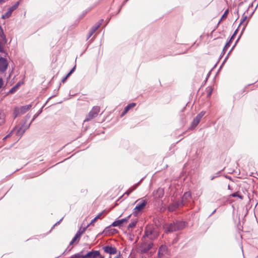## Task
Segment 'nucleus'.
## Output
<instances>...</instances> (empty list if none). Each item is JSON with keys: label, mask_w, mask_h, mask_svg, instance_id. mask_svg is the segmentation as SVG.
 I'll list each match as a JSON object with an SVG mask.
<instances>
[{"label": "nucleus", "mask_w": 258, "mask_h": 258, "mask_svg": "<svg viewBox=\"0 0 258 258\" xmlns=\"http://www.w3.org/2000/svg\"><path fill=\"white\" fill-rule=\"evenodd\" d=\"M185 226V222L183 221H176L169 224L166 227L167 232H174L183 229Z\"/></svg>", "instance_id": "obj_1"}, {"label": "nucleus", "mask_w": 258, "mask_h": 258, "mask_svg": "<svg viewBox=\"0 0 258 258\" xmlns=\"http://www.w3.org/2000/svg\"><path fill=\"white\" fill-rule=\"evenodd\" d=\"M100 107L94 106L92 109L89 112L88 114L87 115L84 121H88L93 118L95 117L100 111Z\"/></svg>", "instance_id": "obj_2"}, {"label": "nucleus", "mask_w": 258, "mask_h": 258, "mask_svg": "<svg viewBox=\"0 0 258 258\" xmlns=\"http://www.w3.org/2000/svg\"><path fill=\"white\" fill-rule=\"evenodd\" d=\"M31 106H32L31 104H29L25 106H22L20 108H16L14 112L15 117H16L18 115L24 114L30 109Z\"/></svg>", "instance_id": "obj_3"}, {"label": "nucleus", "mask_w": 258, "mask_h": 258, "mask_svg": "<svg viewBox=\"0 0 258 258\" xmlns=\"http://www.w3.org/2000/svg\"><path fill=\"white\" fill-rule=\"evenodd\" d=\"M205 114V111H202L196 116V117L193 119L191 122L190 126L191 129L194 128L197 126V125L199 123L201 118Z\"/></svg>", "instance_id": "obj_4"}, {"label": "nucleus", "mask_w": 258, "mask_h": 258, "mask_svg": "<svg viewBox=\"0 0 258 258\" xmlns=\"http://www.w3.org/2000/svg\"><path fill=\"white\" fill-rule=\"evenodd\" d=\"M158 234L155 232L154 230L151 229H148L145 230V234L143 237H146L151 240H153L156 238Z\"/></svg>", "instance_id": "obj_5"}, {"label": "nucleus", "mask_w": 258, "mask_h": 258, "mask_svg": "<svg viewBox=\"0 0 258 258\" xmlns=\"http://www.w3.org/2000/svg\"><path fill=\"white\" fill-rule=\"evenodd\" d=\"M153 246V243L152 242H144L141 245V252L145 253L147 252L150 249H151Z\"/></svg>", "instance_id": "obj_6"}, {"label": "nucleus", "mask_w": 258, "mask_h": 258, "mask_svg": "<svg viewBox=\"0 0 258 258\" xmlns=\"http://www.w3.org/2000/svg\"><path fill=\"white\" fill-rule=\"evenodd\" d=\"M14 131H16V135H17V136L19 137V138H20L23 136L24 133L25 132V131H24V130H23V127H16L15 128L13 129V131H11V132L9 134H8L7 136H6L4 138V140H5L7 138L10 137L11 136V134L12 133V132H13Z\"/></svg>", "instance_id": "obj_7"}, {"label": "nucleus", "mask_w": 258, "mask_h": 258, "mask_svg": "<svg viewBox=\"0 0 258 258\" xmlns=\"http://www.w3.org/2000/svg\"><path fill=\"white\" fill-rule=\"evenodd\" d=\"M169 254L167 247L166 245H162L159 248L158 255L160 258H162L164 255Z\"/></svg>", "instance_id": "obj_8"}, {"label": "nucleus", "mask_w": 258, "mask_h": 258, "mask_svg": "<svg viewBox=\"0 0 258 258\" xmlns=\"http://www.w3.org/2000/svg\"><path fill=\"white\" fill-rule=\"evenodd\" d=\"M8 63L7 59L3 57H0V72H4L7 69Z\"/></svg>", "instance_id": "obj_9"}, {"label": "nucleus", "mask_w": 258, "mask_h": 258, "mask_svg": "<svg viewBox=\"0 0 258 258\" xmlns=\"http://www.w3.org/2000/svg\"><path fill=\"white\" fill-rule=\"evenodd\" d=\"M100 256V252L98 250H92L88 252L86 254L82 256V258H97Z\"/></svg>", "instance_id": "obj_10"}, {"label": "nucleus", "mask_w": 258, "mask_h": 258, "mask_svg": "<svg viewBox=\"0 0 258 258\" xmlns=\"http://www.w3.org/2000/svg\"><path fill=\"white\" fill-rule=\"evenodd\" d=\"M104 252L109 254H114L117 252V249L115 247L107 245L103 247Z\"/></svg>", "instance_id": "obj_11"}, {"label": "nucleus", "mask_w": 258, "mask_h": 258, "mask_svg": "<svg viewBox=\"0 0 258 258\" xmlns=\"http://www.w3.org/2000/svg\"><path fill=\"white\" fill-rule=\"evenodd\" d=\"M139 200H137L136 201V203H138L137 206L134 209V211L137 210L138 211H141L143 210L145 206L147 204V202L146 200H142L141 202H139Z\"/></svg>", "instance_id": "obj_12"}, {"label": "nucleus", "mask_w": 258, "mask_h": 258, "mask_svg": "<svg viewBox=\"0 0 258 258\" xmlns=\"http://www.w3.org/2000/svg\"><path fill=\"white\" fill-rule=\"evenodd\" d=\"M131 216V215H130L126 218L115 221L114 222H113L112 223L111 226H114V227L119 226L121 224H122L124 222H127V221L128 220V219Z\"/></svg>", "instance_id": "obj_13"}, {"label": "nucleus", "mask_w": 258, "mask_h": 258, "mask_svg": "<svg viewBox=\"0 0 258 258\" xmlns=\"http://www.w3.org/2000/svg\"><path fill=\"white\" fill-rule=\"evenodd\" d=\"M164 194V190L163 188H158L156 191L153 192V196L155 198H162Z\"/></svg>", "instance_id": "obj_14"}, {"label": "nucleus", "mask_w": 258, "mask_h": 258, "mask_svg": "<svg viewBox=\"0 0 258 258\" xmlns=\"http://www.w3.org/2000/svg\"><path fill=\"white\" fill-rule=\"evenodd\" d=\"M101 26L100 23H97L95 26H93L88 33V36L87 39H88L91 36L95 33V32Z\"/></svg>", "instance_id": "obj_15"}, {"label": "nucleus", "mask_w": 258, "mask_h": 258, "mask_svg": "<svg viewBox=\"0 0 258 258\" xmlns=\"http://www.w3.org/2000/svg\"><path fill=\"white\" fill-rule=\"evenodd\" d=\"M191 198V194L190 192H185L182 197L181 203L182 205L185 204L186 201H188Z\"/></svg>", "instance_id": "obj_16"}, {"label": "nucleus", "mask_w": 258, "mask_h": 258, "mask_svg": "<svg viewBox=\"0 0 258 258\" xmlns=\"http://www.w3.org/2000/svg\"><path fill=\"white\" fill-rule=\"evenodd\" d=\"M180 206H182V204L181 203V202L173 203V204H170L169 206L168 210L170 211H173L175 210L177 208H178L179 207H180Z\"/></svg>", "instance_id": "obj_17"}, {"label": "nucleus", "mask_w": 258, "mask_h": 258, "mask_svg": "<svg viewBox=\"0 0 258 258\" xmlns=\"http://www.w3.org/2000/svg\"><path fill=\"white\" fill-rule=\"evenodd\" d=\"M87 227L84 228L82 230L80 229L77 232L74 238H73V241H76L78 238H79L81 235L84 232Z\"/></svg>", "instance_id": "obj_18"}, {"label": "nucleus", "mask_w": 258, "mask_h": 258, "mask_svg": "<svg viewBox=\"0 0 258 258\" xmlns=\"http://www.w3.org/2000/svg\"><path fill=\"white\" fill-rule=\"evenodd\" d=\"M0 37L4 40V44H6L7 40L1 26H0Z\"/></svg>", "instance_id": "obj_19"}, {"label": "nucleus", "mask_w": 258, "mask_h": 258, "mask_svg": "<svg viewBox=\"0 0 258 258\" xmlns=\"http://www.w3.org/2000/svg\"><path fill=\"white\" fill-rule=\"evenodd\" d=\"M12 11L9 8L7 10V12L2 16V19H6L9 18L12 15Z\"/></svg>", "instance_id": "obj_20"}, {"label": "nucleus", "mask_w": 258, "mask_h": 258, "mask_svg": "<svg viewBox=\"0 0 258 258\" xmlns=\"http://www.w3.org/2000/svg\"><path fill=\"white\" fill-rule=\"evenodd\" d=\"M5 114L0 110V125H3L5 122Z\"/></svg>", "instance_id": "obj_21"}, {"label": "nucleus", "mask_w": 258, "mask_h": 258, "mask_svg": "<svg viewBox=\"0 0 258 258\" xmlns=\"http://www.w3.org/2000/svg\"><path fill=\"white\" fill-rule=\"evenodd\" d=\"M135 103H131L129 104H128L124 108L125 112H128L129 110L133 107H134L136 106Z\"/></svg>", "instance_id": "obj_22"}, {"label": "nucleus", "mask_w": 258, "mask_h": 258, "mask_svg": "<svg viewBox=\"0 0 258 258\" xmlns=\"http://www.w3.org/2000/svg\"><path fill=\"white\" fill-rule=\"evenodd\" d=\"M137 221H134L132 222L127 226V229L130 230V229H132L134 228L137 224Z\"/></svg>", "instance_id": "obj_23"}, {"label": "nucleus", "mask_w": 258, "mask_h": 258, "mask_svg": "<svg viewBox=\"0 0 258 258\" xmlns=\"http://www.w3.org/2000/svg\"><path fill=\"white\" fill-rule=\"evenodd\" d=\"M138 185V183L135 184L132 188L128 189L126 191L125 194H126L127 195H130L134 190L135 189V188L137 187Z\"/></svg>", "instance_id": "obj_24"}, {"label": "nucleus", "mask_w": 258, "mask_h": 258, "mask_svg": "<svg viewBox=\"0 0 258 258\" xmlns=\"http://www.w3.org/2000/svg\"><path fill=\"white\" fill-rule=\"evenodd\" d=\"M19 5V2H17L15 5L9 8V9L11 10V11L13 12L18 8Z\"/></svg>", "instance_id": "obj_25"}, {"label": "nucleus", "mask_w": 258, "mask_h": 258, "mask_svg": "<svg viewBox=\"0 0 258 258\" xmlns=\"http://www.w3.org/2000/svg\"><path fill=\"white\" fill-rule=\"evenodd\" d=\"M30 123H29L28 124H27L26 123V122H25L23 124H22L21 125V127H23V130H24V131H26L30 126Z\"/></svg>", "instance_id": "obj_26"}, {"label": "nucleus", "mask_w": 258, "mask_h": 258, "mask_svg": "<svg viewBox=\"0 0 258 258\" xmlns=\"http://www.w3.org/2000/svg\"><path fill=\"white\" fill-rule=\"evenodd\" d=\"M232 197H238L240 199H242L243 197L239 194L238 192H234L231 195Z\"/></svg>", "instance_id": "obj_27"}, {"label": "nucleus", "mask_w": 258, "mask_h": 258, "mask_svg": "<svg viewBox=\"0 0 258 258\" xmlns=\"http://www.w3.org/2000/svg\"><path fill=\"white\" fill-rule=\"evenodd\" d=\"M82 252H80L78 253H77L76 254L73 255L71 258H82V256H83L84 255H82L81 254Z\"/></svg>", "instance_id": "obj_28"}, {"label": "nucleus", "mask_w": 258, "mask_h": 258, "mask_svg": "<svg viewBox=\"0 0 258 258\" xmlns=\"http://www.w3.org/2000/svg\"><path fill=\"white\" fill-rule=\"evenodd\" d=\"M102 213H100L99 215H98L96 217H95L91 222L90 224H93L94 222H95L97 219L100 218L101 216Z\"/></svg>", "instance_id": "obj_29"}, {"label": "nucleus", "mask_w": 258, "mask_h": 258, "mask_svg": "<svg viewBox=\"0 0 258 258\" xmlns=\"http://www.w3.org/2000/svg\"><path fill=\"white\" fill-rule=\"evenodd\" d=\"M230 42H231V41H230V40H229L228 42H227L226 43V44H225V45L223 48V51H224V52L226 51V49L230 46Z\"/></svg>", "instance_id": "obj_30"}, {"label": "nucleus", "mask_w": 258, "mask_h": 258, "mask_svg": "<svg viewBox=\"0 0 258 258\" xmlns=\"http://www.w3.org/2000/svg\"><path fill=\"white\" fill-rule=\"evenodd\" d=\"M228 12H229L228 10H226L225 11V12H224V14L223 15V16H222V18H221V20L222 19H223L224 18H226V17H227V14H228Z\"/></svg>", "instance_id": "obj_31"}, {"label": "nucleus", "mask_w": 258, "mask_h": 258, "mask_svg": "<svg viewBox=\"0 0 258 258\" xmlns=\"http://www.w3.org/2000/svg\"><path fill=\"white\" fill-rule=\"evenodd\" d=\"M246 19H247V16H244L243 17L242 19L241 20V22H240V24H239V26L240 25H241V24H242V23H243L245 21V20H246Z\"/></svg>", "instance_id": "obj_32"}, {"label": "nucleus", "mask_w": 258, "mask_h": 258, "mask_svg": "<svg viewBox=\"0 0 258 258\" xmlns=\"http://www.w3.org/2000/svg\"><path fill=\"white\" fill-rule=\"evenodd\" d=\"M23 84V82H19L15 86V88H16L17 89L19 88V87Z\"/></svg>", "instance_id": "obj_33"}, {"label": "nucleus", "mask_w": 258, "mask_h": 258, "mask_svg": "<svg viewBox=\"0 0 258 258\" xmlns=\"http://www.w3.org/2000/svg\"><path fill=\"white\" fill-rule=\"evenodd\" d=\"M17 90V89L16 88H15V87H13L10 91H9V93H13L14 92H15L16 90Z\"/></svg>", "instance_id": "obj_34"}, {"label": "nucleus", "mask_w": 258, "mask_h": 258, "mask_svg": "<svg viewBox=\"0 0 258 258\" xmlns=\"http://www.w3.org/2000/svg\"><path fill=\"white\" fill-rule=\"evenodd\" d=\"M38 114H35L34 115V116H33V118H32V120H31V122H30V124L32 123V121H33L34 120V119H35L37 117V116H38Z\"/></svg>", "instance_id": "obj_35"}, {"label": "nucleus", "mask_w": 258, "mask_h": 258, "mask_svg": "<svg viewBox=\"0 0 258 258\" xmlns=\"http://www.w3.org/2000/svg\"><path fill=\"white\" fill-rule=\"evenodd\" d=\"M3 85V80L2 78H0V88L2 87Z\"/></svg>", "instance_id": "obj_36"}, {"label": "nucleus", "mask_w": 258, "mask_h": 258, "mask_svg": "<svg viewBox=\"0 0 258 258\" xmlns=\"http://www.w3.org/2000/svg\"><path fill=\"white\" fill-rule=\"evenodd\" d=\"M126 113H127V112H125V110L124 109L123 112L121 113L120 116L123 117Z\"/></svg>", "instance_id": "obj_37"}, {"label": "nucleus", "mask_w": 258, "mask_h": 258, "mask_svg": "<svg viewBox=\"0 0 258 258\" xmlns=\"http://www.w3.org/2000/svg\"><path fill=\"white\" fill-rule=\"evenodd\" d=\"M75 69H76V66H75L72 68V69L70 71V72L71 74H72V73L75 71Z\"/></svg>", "instance_id": "obj_38"}, {"label": "nucleus", "mask_w": 258, "mask_h": 258, "mask_svg": "<svg viewBox=\"0 0 258 258\" xmlns=\"http://www.w3.org/2000/svg\"><path fill=\"white\" fill-rule=\"evenodd\" d=\"M67 78L66 77H64V78L62 79V80H61L62 82V83L65 82H66V81L67 80Z\"/></svg>", "instance_id": "obj_39"}, {"label": "nucleus", "mask_w": 258, "mask_h": 258, "mask_svg": "<svg viewBox=\"0 0 258 258\" xmlns=\"http://www.w3.org/2000/svg\"><path fill=\"white\" fill-rule=\"evenodd\" d=\"M62 219H61L59 221H58L57 222H56V223L55 224V225H54V226L56 225H57V224H59L60 223V222L61 221Z\"/></svg>", "instance_id": "obj_40"}, {"label": "nucleus", "mask_w": 258, "mask_h": 258, "mask_svg": "<svg viewBox=\"0 0 258 258\" xmlns=\"http://www.w3.org/2000/svg\"><path fill=\"white\" fill-rule=\"evenodd\" d=\"M246 24H247V23H246L245 24H244V26H243V29H242V31H241V33L243 32V31H244V29H245V27H246Z\"/></svg>", "instance_id": "obj_41"}, {"label": "nucleus", "mask_w": 258, "mask_h": 258, "mask_svg": "<svg viewBox=\"0 0 258 258\" xmlns=\"http://www.w3.org/2000/svg\"><path fill=\"white\" fill-rule=\"evenodd\" d=\"M71 74H72L70 72H69L66 77L68 78Z\"/></svg>", "instance_id": "obj_42"}, {"label": "nucleus", "mask_w": 258, "mask_h": 258, "mask_svg": "<svg viewBox=\"0 0 258 258\" xmlns=\"http://www.w3.org/2000/svg\"><path fill=\"white\" fill-rule=\"evenodd\" d=\"M237 32H238V29H236L235 31V32H234V34L233 35H234V36H235L236 34V33H237Z\"/></svg>", "instance_id": "obj_43"}, {"label": "nucleus", "mask_w": 258, "mask_h": 258, "mask_svg": "<svg viewBox=\"0 0 258 258\" xmlns=\"http://www.w3.org/2000/svg\"><path fill=\"white\" fill-rule=\"evenodd\" d=\"M75 242V241H73V239H72V240H71V241L70 243V245L73 244Z\"/></svg>", "instance_id": "obj_44"}, {"label": "nucleus", "mask_w": 258, "mask_h": 258, "mask_svg": "<svg viewBox=\"0 0 258 258\" xmlns=\"http://www.w3.org/2000/svg\"><path fill=\"white\" fill-rule=\"evenodd\" d=\"M114 258H120V253H119L118 255H116Z\"/></svg>", "instance_id": "obj_45"}, {"label": "nucleus", "mask_w": 258, "mask_h": 258, "mask_svg": "<svg viewBox=\"0 0 258 258\" xmlns=\"http://www.w3.org/2000/svg\"><path fill=\"white\" fill-rule=\"evenodd\" d=\"M234 35H233L231 36V38H230V39L229 40H230V41H231V40L234 38Z\"/></svg>", "instance_id": "obj_46"}, {"label": "nucleus", "mask_w": 258, "mask_h": 258, "mask_svg": "<svg viewBox=\"0 0 258 258\" xmlns=\"http://www.w3.org/2000/svg\"><path fill=\"white\" fill-rule=\"evenodd\" d=\"M103 21V20L101 19L98 23H100L101 25Z\"/></svg>", "instance_id": "obj_47"}, {"label": "nucleus", "mask_w": 258, "mask_h": 258, "mask_svg": "<svg viewBox=\"0 0 258 258\" xmlns=\"http://www.w3.org/2000/svg\"><path fill=\"white\" fill-rule=\"evenodd\" d=\"M98 257H99V258H104V256L101 255L100 254V256H98Z\"/></svg>", "instance_id": "obj_48"}, {"label": "nucleus", "mask_w": 258, "mask_h": 258, "mask_svg": "<svg viewBox=\"0 0 258 258\" xmlns=\"http://www.w3.org/2000/svg\"><path fill=\"white\" fill-rule=\"evenodd\" d=\"M215 177V176H212V177H211V180H213V179H214Z\"/></svg>", "instance_id": "obj_49"}, {"label": "nucleus", "mask_w": 258, "mask_h": 258, "mask_svg": "<svg viewBox=\"0 0 258 258\" xmlns=\"http://www.w3.org/2000/svg\"><path fill=\"white\" fill-rule=\"evenodd\" d=\"M228 188L229 189H231L230 186L229 185H228Z\"/></svg>", "instance_id": "obj_50"}, {"label": "nucleus", "mask_w": 258, "mask_h": 258, "mask_svg": "<svg viewBox=\"0 0 258 258\" xmlns=\"http://www.w3.org/2000/svg\"><path fill=\"white\" fill-rule=\"evenodd\" d=\"M216 212V210H215L214 211H213L212 214H213Z\"/></svg>", "instance_id": "obj_51"}, {"label": "nucleus", "mask_w": 258, "mask_h": 258, "mask_svg": "<svg viewBox=\"0 0 258 258\" xmlns=\"http://www.w3.org/2000/svg\"><path fill=\"white\" fill-rule=\"evenodd\" d=\"M233 47H234V46H233V47H232V48H231V50H230V51H229V53L232 51V50L233 49Z\"/></svg>", "instance_id": "obj_52"}, {"label": "nucleus", "mask_w": 258, "mask_h": 258, "mask_svg": "<svg viewBox=\"0 0 258 258\" xmlns=\"http://www.w3.org/2000/svg\"><path fill=\"white\" fill-rule=\"evenodd\" d=\"M4 0H0V3L3 2Z\"/></svg>", "instance_id": "obj_53"}, {"label": "nucleus", "mask_w": 258, "mask_h": 258, "mask_svg": "<svg viewBox=\"0 0 258 258\" xmlns=\"http://www.w3.org/2000/svg\"><path fill=\"white\" fill-rule=\"evenodd\" d=\"M236 43H237V42H235V43L234 44V45L233 46L234 47L235 45H236Z\"/></svg>", "instance_id": "obj_54"}, {"label": "nucleus", "mask_w": 258, "mask_h": 258, "mask_svg": "<svg viewBox=\"0 0 258 258\" xmlns=\"http://www.w3.org/2000/svg\"><path fill=\"white\" fill-rule=\"evenodd\" d=\"M236 43H237V42H235V43L234 44V45L233 46L234 47L235 45H236Z\"/></svg>", "instance_id": "obj_55"}, {"label": "nucleus", "mask_w": 258, "mask_h": 258, "mask_svg": "<svg viewBox=\"0 0 258 258\" xmlns=\"http://www.w3.org/2000/svg\"><path fill=\"white\" fill-rule=\"evenodd\" d=\"M236 43H237V42H235V43L234 44V45L233 46L234 47L235 45H236Z\"/></svg>", "instance_id": "obj_56"}, {"label": "nucleus", "mask_w": 258, "mask_h": 258, "mask_svg": "<svg viewBox=\"0 0 258 258\" xmlns=\"http://www.w3.org/2000/svg\"><path fill=\"white\" fill-rule=\"evenodd\" d=\"M211 91L209 92V95H211Z\"/></svg>", "instance_id": "obj_57"}, {"label": "nucleus", "mask_w": 258, "mask_h": 258, "mask_svg": "<svg viewBox=\"0 0 258 258\" xmlns=\"http://www.w3.org/2000/svg\"><path fill=\"white\" fill-rule=\"evenodd\" d=\"M256 258H258V256Z\"/></svg>", "instance_id": "obj_58"}, {"label": "nucleus", "mask_w": 258, "mask_h": 258, "mask_svg": "<svg viewBox=\"0 0 258 258\" xmlns=\"http://www.w3.org/2000/svg\"><path fill=\"white\" fill-rule=\"evenodd\" d=\"M109 258H111V257H109Z\"/></svg>", "instance_id": "obj_59"}]
</instances>
